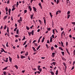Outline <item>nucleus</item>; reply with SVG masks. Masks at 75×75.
<instances>
[{
	"mask_svg": "<svg viewBox=\"0 0 75 75\" xmlns=\"http://www.w3.org/2000/svg\"><path fill=\"white\" fill-rule=\"evenodd\" d=\"M9 2H10V1H9V0H8L7 1V4H9Z\"/></svg>",
	"mask_w": 75,
	"mask_h": 75,
	"instance_id": "obj_57",
	"label": "nucleus"
},
{
	"mask_svg": "<svg viewBox=\"0 0 75 75\" xmlns=\"http://www.w3.org/2000/svg\"><path fill=\"white\" fill-rule=\"evenodd\" d=\"M19 32V30H18V29L16 31V34H19V33H18Z\"/></svg>",
	"mask_w": 75,
	"mask_h": 75,
	"instance_id": "obj_9",
	"label": "nucleus"
},
{
	"mask_svg": "<svg viewBox=\"0 0 75 75\" xmlns=\"http://www.w3.org/2000/svg\"><path fill=\"white\" fill-rule=\"evenodd\" d=\"M59 48L62 51H63V49H62L61 47H59Z\"/></svg>",
	"mask_w": 75,
	"mask_h": 75,
	"instance_id": "obj_42",
	"label": "nucleus"
},
{
	"mask_svg": "<svg viewBox=\"0 0 75 75\" xmlns=\"http://www.w3.org/2000/svg\"><path fill=\"white\" fill-rule=\"evenodd\" d=\"M9 60L10 61V62H11V61H12V58L10 57H9Z\"/></svg>",
	"mask_w": 75,
	"mask_h": 75,
	"instance_id": "obj_11",
	"label": "nucleus"
},
{
	"mask_svg": "<svg viewBox=\"0 0 75 75\" xmlns=\"http://www.w3.org/2000/svg\"><path fill=\"white\" fill-rule=\"evenodd\" d=\"M52 64L54 65H56V62H53L52 63Z\"/></svg>",
	"mask_w": 75,
	"mask_h": 75,
	"instance_id": "obj_25",
	"label": "nucleus"
},
{
	"mask_svg": "<svg viewBox=\"0 0 75 75\" xmlns=\"http://www.w3.org/2000/svg\"><path fill=\"white\" fill-rule=\"evenodd\" d=\"M6 47H8V42H7L6 43Z\"/></svg>",
	"mask_w": 75,
	"mask_h": 75,
	"instance_id": "obj_46",
	"label": "nucleus"
},
{
	"mask_svg": "<svg viewBox=\"0 0 75 75\" xmlns=\"http://www.w3.org/2000/svg\"><path fill=\"white\" fill-rule=\"evenodd\" d=\"M28 59H29V60H30V56H28Z\"/></svg>",
	"mask_w": 75,
	"mask_h": 75,
	"instance_id": "obj_58",
	"label": "nucleus"
},
{
	"mask_svg": "<svg viewBox=\"0 0 75 75\" xmlns=\"http://www.w3.org/2000/svg\"><path fill=\"white\" fill-rule=\"evenodd\" d=\"M8 15H10V12H11V9L9 8L8 9Z\"/></svg>",
	"mask_w": 75,
	"mask_h": 75,
	"instance_id": "obj_6",
	"label": "nucleus"
},
{
	"mask_svg": "<svg viewBox=\"0 0 75 75\" xmlns=\"http://www.w3.org/2000/svg\"><path fill=\"white\" fill-rule=\"evenodd\" d=\"M27 12V11L26 10H24V13H26Z\"/></svg>",
	"mask_w": 75,
	"mask_h": 75,
	"instance_id": "obj_34",
	"label": "nucleus"
},
{
	"mask_svg": "<svg viewBox=\"0 0 75 75\" xmlns=\"http://www.w3.org/2000/svg\"><path fill=\"white\" fill-rule=\"evenodd\" d=\"M33 11H37V9L35 8L34 6H33Z\"/></svg>",
	"mask_w": 75,
	"mask_h": 75,
	"instance_id": "obj_10",
	"label": "nucleus"
},
{
	"mask_svg": "<svg viewBox=\"0 0 75 75\" xmlns=\"http://www.w3.org/2000/svg\"><path fill=\"white\" fill-rule=\"evenodd\" d=\"M26 44V41L24 42V43L23 44V45H25Z\"/></svg>",
	"mask_w": 75,
	"mask_h": 75,
	"instance_id": "obj_59",
	"label": "nucleus"
},
{
	"mask_svg": "<svg viewBox=\"0 0 75 75\" xmlns=\"http://www.w3.org/2000/svg\"><path fill=\"white\" fill-rule=\"evenodd\" d=\"M52 61L53 62V61H55V59H52Z\"/></svg>",
	"mask_w": 75,
	"mask_h": 75,
	"instance_id": "obj_52",
	"label": "nucleus"
},
{
	"mask_svg": "<svg viewBox=\"0 0 75 75\" xmlns=\"http://www.w3.org/2000/svg\"><path fill=\"white\" fill-rule=\"evenodd\" d=\"M14 67H15L17 69H18V66L17 65H16L14 66Z\"/></svg>",
	"mask_w": 75,
	"mask_h": 75,
	"instance_id": "obj_28",
	"label": "nucleus"
},
{
	"mask_svg": "<svg viewBox=\"0 0 75 75\" xmlns=\"http://www.w3.org/2000/svg\"><path fill=\"white\" fill-rule=\"evenodd\" d=\"M26 27L27 30H29L30 29V28H29V27L27 26H26Z\"/></svg>",
	"mask_w": 75,
	"mask_h": 75,
	"instance_id": "obj_26",
	"label": "nucleus"
},
{
	"mask_svg": "<svg viewBox=\"0 0 75 75\" xmlns=\"http://www.w3.org/2000/svg\"><path fill=\"white\" fill-rule=\"evenodd\" d=\"M40 29H38V32H40Z\"/></svg>",
	"mask_w": 75,
	"mask_h": 75,
	"instance_id": "obj_61",
	"label": "nucleus"
},
{
	"mask_svg": "<svg viewBox=\"0 0 75 75\" xmlns=\"http://www.w3.org/2000/svg\"><path fill=\"white\" fill-rule=\"evenodd\" d=\"M72 24H74V25H75V22H72Z\"/></svg>",
	"mask_w": 75,
	"mask_h": 75,
	"instance_id": "obj_64",
	"label": "nucleus"
},
{
	"mask_svg": "<svg viewBox=\"0 0 75 75\" xmlns=\"http://www.w3.org/2000/svg\"><path fill=\"white\" fill-rule=\"evenodd\" d=\"M7 16H5L4 17V20H6V18H7Z\"/></svg>",
	"mask_w": 75,
	"mask_h": 75,
	"instance_id": "obj_33",
	"label": "nucleus"
},
{
	"mask_svg": "<svg viewBox=\"0 0 75 75\" xmlns=\"http://www.w3.org/2000/svg\"><path fill=\"white\" fill-rule=\"evenodd\" d=\"M33 15H31L30 16V18L31 19V20H32V19H33Z\"/></svg>",
	"mask_w": 75,
	"mask_h": 75,
	"instance_id": "obj_38",
	"label": "nucleus"
},
{
	"mask_svg": "<svg viewBox=\"0 0 75 75\" xmlns=\"http://www.w3.org/2000/svg\"><path fill=\"white\" fill-rule=\"evenodd\" d=\"M61 45H62V47H64V45H63L64 43H63V42H62V41H61Z\"/></svg>",
	"mask_w": 75,
	"mask_h": 75,
	"instance_id": "obj_17",
	"label": "nucleus"
},
{
	"mask_svg": "<svg viewBox=\"0 0 75 75\" xmlns=\"http://www.w3.org/2000/svg\"><path fill=\"white\" fill-rule=\"evenodd\" d=\"M52 31L53 34H55V33H54V32H55V30L54 29L52 30Z\"/></svg>",
	"mask_w": 75,
	"mask_h": 75,
	"instance_id": "obj_44",
	"label": "nucleus"
},
{
	"mask_svg": "<svg viewBox=\"0 0 75 75\" xmlns=\"http://www.w3.org/2000/svg\"><path fill=\"white\" fill-rule=\"evenodd\" d=\"M61 53L62 54V55H63V56H64V52H62Z\"/></svg>",
	"mask_w": 75,
	"mask_h": 75,
	"instance_id": "obj_36",
	"label": "nucleus"
},
{
	"mask_svg": "<svg viewBox=\"0 0 75 75\" xmlns=\"http://www.w3.org/2000/svg\"><path fill=\"white\" fill-rule=\"evenodd\" d=\"M25 36H24L22 40H25Z\"/></svg>",
	"mask_w": 75,
	"mask_h": 75,
	"instance_id": "obj_47",
	"label": "nucleus"
},
{
	"mask_svg": "<svg viewBox=\"0 0 75 75\" xmlns=\"http://www.w3.org/2000/svg\"><path fill=\"white\" fill-rule=\"evenodd\" d=\"M47 43H48V44H50V41H49V40H47Z\"/></svg>",
	"mask_w": 75,
	"mask_h": 75,
	"instance_id": "obj_51",
	"label": "nucleus"
},
{
	"mask_svg": "<svg viewBox=\"0 0 75 75\" xmlns=\"http://www.w3.org/2000/svg\"><path fill=\"white\" fill-rule=\"evenodd\" d=\"M63 65L64 66V67H65V70H66V69H67V64H65V63L64 62Z\"/></svg>",
	"mask_w": 75,
	"mask_h": 75,
	"instance_id": "obj_2",
	"label": "nucleus"
},
{
	"mask_svg": "<svg viewBox=\"0 0 75 75\" xmlns=\"http://www.w3.org/2000/svg\"><path fill=\"white\" fill-rule=\"evenodd\" d=\"M28 52H27L26 53H25V56L27 57V56H28Z\"/></svg>",
	"mask_w": 75,
	"mask_h": 75,
	"instance_id": "obj_12",
	"label": "nucleus"
},
{
	"mask_svg": "<svg viewBox=\"0 0 75 75\" xmlns=\"http://www.w3.org/2000/svg\"><path fill=\"white\" fill-rule=\"evenodd\" d=\"M9 28H8V27H7V33H8V34H9Z\"/></svg>",
	"mask_w": 75,
	"mask_h": 75,
	"instance_id": "obj_18",
	"label": "nucleus"
},
{
	"mask_svg": "<svg viewBox=\"0 0 75 75\" xmlns=\"http://www.w3.org/2000/svg\"><path fill=\"white\" fill-rule=\"evenodd\" d=\"M60 29L61 30V31H62L63 30H64V28H60Z\"/></svg>",
	"mask_w": 75,
	"mask_h": 75,
	"instance_id": "obj_45",
	"label": "nucleus"
},
{
	"mask_svg": "<svg viewBox=\"0 0 75 75\" xmlns=\"http://www.w3.org/2000/svg\"><path fill=\"white\" fill-rule=\"evenodd\" d=\"M38 70H39V71L40 72H41L42 71V68H40L39 69H38Z\"/></svg>",
	"mask_w": 75,
	"mask_h": 75,
	"instance_id": "obj_23",
	"label": "nucleus"
},
{
	"mask_svg": "<svg viewBox=\"0 0 75 75\" xmlns=\"http://www.w3.org/2000/svg\"><path fill=\"white\" fill-rule=\"evenodd\" d=\"M59 3V0H57V4H58Z\"/></svg>",
	"mask_w": 75,
	"mask_h": 75,
	"instance_id": "obj_30",
	"label": "nucleus"
},
{
	"mask_svg": "<svg viewBox=\"0 0 75 75\" xmlns=\"http://www.w3.org/2000/svg\"><path fill=\"white\" fill-rule=\"evenodd\" d=\"M3 73H4V75H7V73H6V71H4Z\"/></svg>",
	"mask_w": 75,
	"mask_h": 75,
	"instance_id": "obj_32",
	"label": "nucleus"
},
{
	"mask_svg": "<svg viewBox=\"0 0 75 75\" xmlns=\"http://www.w3.org/2000/svg\"><path fill=\"white\" fill-rule=\"evenodd\" d=\"M1 50H2V51H4V52H5V53H7V52H6V51H5V50H4V49L3 48H1Z\"/></svg>",
	"mask_w": 75,
	"mask_h": 75,
	"instance_id": "obj_13",
	"label": "nucleus"
},
{
	"mask_svg": "<svg viewBox=\"0 0 75 75\" xmlns=\"http://www.w3.org/2000/svg\"><path fill=\"white\" fill-rule=\"evenodd\" d=\"M21 59H23V58H25V57L23 55H21Z\"/></svg>",
	"mask_w": 75,
	"mask_h": 75,
	"instance_id": "obj_4",
	"label": "nucleus"
},
{
	"mask_svg": "<svg viewBox=\"0 0 75 75\" xmlns=\"http://www.w3.org/2000/svg\"><path fill=\"white\" fill-rule=\"evenodd\" d=\"M67 14H70V12L69 11L67 12Z\"/></svg>",
	"mask_w": 75,
	"mask_h": 75,
	"instance_id": "obj_50",
	"label": "nucleus"
},
{
	"mask_svg": "<svg viewBox=\"0 0 75 75\" xmlns=\"http://www.w3.org/2000/svg\"><path fill=\"white\" fill-rule=\"evenodd\" d=\"M65 32H64V31H63L61 33V37H62V36H63V34Z\"/></svg>",
	"mask_w": 75,
	"mask_h": 75,
	"instance_id": "obj_5",
	"label": "nucleus"
},
{
	"mask_svg": "<svg viewBox=\"0 0 75 75\" xmlns=\"http://www.w3.org/2000/svg\"><path fill=\"white\" fill-rule=\"evenodd\" d=\"M58 14V11H57L56 12V15H57Z\"/></svg>",
	"mask_w": 75,
	"mask_h": 75,
	"instance_id": "obj_62",
	"label": "nucleus"
},
{
	"mask_svg": "<svg viewBox=\"0 0 75 75\" xmlns=\"http://www.w3.org/2000/svg\"><path fill=\"white\" fill-rule=\"evenodd\" d=\"M29 9L30 11H31L32 10V8H31V6H29Z\"/></svg>",
	"mask_w": 75,
	"mask_h": 75,
	"instance_id": "obj_14",
	"label": "nucleus"
},
{
	"mask_svg": "<svg viewBox=\"0 0 75 75\" xmlns=\"http://www.w3.org/2000/svg\"><path fill=\"white\" fill-rule=\"evenodd\" d=\"M44 23H45V25H46V20L44 19Z\"/></svg>",
	"mask_w": 75,
	"mask_h": 75,
	"instance_id": "obj_24",
	"label": "nucleus"
},
{
	"mask_svg": "<svg viewBox=\"0 0 75 75\" xmlns=\"http://www.w3.org/2000/svg\"><path fill=\"white\" fill-rule=\"evenodd\" d=\"M54 47H51V50H54Z\"/></svg>",
	"mask_w": 75,
	"mask_h": 75,
	"instance_id": "obj_60",
	"label": "nucleus"
},
{
	"mask_svg": "<svg viewBox=\"0 0 75 75\" xmlns=\"http://www.w3.org/2000/svg\"><path fill=\"white\" fill-rule=\"evenodd\" d=\"M62 60H64L65 61H66V59L64 58V57H62Z\"/></svg>",
	"mask_w": 75,
	"mask_h": 75,
	"instance_id": "obj_31",
	"label": "nucleus"
},
{
	"mask_svg": "<svg viewBox=\"0 0 75 75\" xmlns=\"http://www.w3.org/2000/svg\"><path fill=\"white\" fill-rule=\"evenodd\" d=\"M32 48H33L34 52H35L37 51V50H35V48H34V47H33Z\"/></svg>",
	"mask_w": 75,
	"mask_h": 75,
	"instance_id": "obj_15",
	"label": "nucleus"
},
{
	"mask_svg": "<svg viewBox=\"0 0 75 75\" xmlns=\"http://www.w3.org/2000/svg\"><path fill=\"white\" fill-rule=\"evenodd\" d=\"M36 40H34L33 41V42H32L33 44V43H34V42H36Z\"/></svg>",
	"mask_w": 75,
	"mask_h": 75,
	"instance_id": "obj_49",
	"label": "nucleus"
},
{
	"mask_svg": "<svg viewBox=\"0 0 75 75\" xmlns=\"http://www.w3.org/2000/svg\"><path fill=\"white\" fill-rule=\"evenodd\" d=\"M40 68H41V66H38V69H40Z\"/></svg>",
	"mask_w": 75,
	"mask_h": 75,
	"instance_id": "obj_29",
	"label": "nucleus"
},
{
	"mask_svg": "<svg viewBox=\"0 0 75 75\" xmlns=\"http://www.w3.org/2000/svg\"><path fill=\"white\" fill-rule=\"evenodd\" d=\"M34 30L32 31V32H30V34H32V35H34Z\"/></svg>",
	"mask_w": 75,
	"mask_h": 75,
	"instance_id": "obj_7",
	"label": "nucleus"
},
{
	"mask_svg": "<svg viewBox=\"0 0 75 75\" xmlns=\"http://www.w3.org/2000/svg\"><path fill=\"white\" fill-rule=\"evenodd\" d=\"M58 70H57L56 72V75H58Z\"/></svg>",
	"mask_w": 75,
	"mask_h": 75,
	"instance_id": "obj_37",
	"label": "nucleus"
},
{
	"mask_svg": "<svg viewBox=\"0 0 75 75\" xmlns=\"http://www.w3.org/2000/svg\"><path fill=\"white\" fill-rule=\"evenodd\" d=\"M66 46L68 45V42H66Z\"/></svg>",
	"mask_w": 75,
	"mask_h": 75,
	"instance_id": "obj_48",
	"label": "nucleus"
},
{
	"mask_svg": "<svg viewBox=\"0 0 75 75\" xmlns=\"http://www.w3.org/2000/svg\"><path fill=\"white\" fill-rule=\"evenodd\" d=\"M52 37L53 38H54V35L53 34L52 35Z\"/></svg>",
	"mask_w": 75,
	"mask_h": 75,
	"instance_id": "obj_53",
	"label": "nucleus"
},
{
	"mask_svg": "<svg viewBox=\"0 0 75 75\" xmlns=\"http://www.w3.org/2000/svg\"><path fill=\"white\" fill-rule=\"evenodd\" d=\"M74 55H75V50L74 51Z\"/></svg>",
	"mask_w": 75,
	"mask_h": 75,
	"instance_id": "obj_63",
	"label": "nucleus"
},
{
	"mask_svg": "<svg viewBox=\"0 0 75 75\" xmlns=\"http://www.w3.org/2000/svg\"><path fill=\"white\" fill-rule=\"evenodd\" d=\"M47 30L48 31H50V30H51V28H47Z\"/></svg>",
	"mask_w": 75,
	"mask_h": 75,
	"instance_id": "obj_40",
	"label": "nucleus"
},
{
	"mask_svg": "<svg viewBox=\"0 0 75 75\" xmlns=\"http://www.w3.org/2000/svg\"><path fill=\"white\" fill-rule=\"evenodd\" d=\"M34 45L35 47H38V45H37V44L36 43H34Z\"/></svg>",
	"mask_w": 75,
	"mask_h": 75,
	"instance_id": "obj_22",
	"label": "nucleus"
},
{
	"mask_svg": "<svg viewBox=\"0 0 75 75\" xmlns=\"http://www.w3.org/2000/svg\"><path fill=\"white\" fill-rule=\"evenodd\" d=\"M66 50L67 53H68V54H69V55H70V53H69V52L68 51V49H66Z\"/></svg>",
	"mask_w": 75,
	"mask_h": 75,
	"instance_id": "obj_19",
	"label": "nucleus"
},
{
	"mask_svg": "<svg viewBox=\"0 0 75 75\" xmlns=\"http://www.w3.org/2000/svg\"><path fill=\"white\" fill-rule=\"evenodd\" d=\"M22 21V18H21V17H20V18L19 20H18V22L19 23H20V24H21V22Z\"/></svg>",
	"mask_w": 75,
	"mask_h": 75,
	"instance_id": "obj_1",
	"label": "nucleus"
},
{
	"mask_svg": "<svg viewBox=\"0 0 75 75\" xmlns=\"http://www.w3.org/2000/svg\"><path fill=\"white\" fill-rule=\"evenodd\" d=\"M28 34H29V35H30H30H31V33L29 32H28Z\"/></svg>",
	"mask_w": 75,
	"mask_h": 75,
	"instance_id": "obj_55",
	"label": "nucleus"
},
{
	"mask_svg": "<svg viewBox=\"0 0 75 75\" xmlns=\"http://www.w3.org/2000/svg\"><path fill=\"white\" fill-rule=\"evenodd\" d=\"M8 68V66L6 67H5L4 68V69H2V71H4V70H6Z\"/></svg>",
	"mask_w": 75,
	"mask_h": 75,
	"instance_id": "obj_8",
	"label": "nucleus"
},
{
	"mask_svg": "<svg viewBox=\"0 0 75 75\" xmlns=\"http://www.w3.org/2000/svg\"><path fill=\"white\" fill-rule=\"evenodd\" d=\"M55 53L53 52L52 53V57H55Z\"/></svg>",
	"mask_w": 75,
	"mask_h": 75,
	"instance_id": "obj_3",
	"label": "nucleus"
},
{
	"mask_svg": "<svg viewBox=\"0 0 75 75\" xmlns=\"http://www.w3.org/2000/svg\"><path fill=\"white\" fill-rule=\"evenodd\" d=\"M5 9L6 12H7V11H8V8H7V7H6L5 8Z\"/></svg>",
	"mask_w": 75,
	"mask_h": 75,
	"instance_id": "obj_20",
	"label": "nucleus"
},
{
	"mask_svg": "<svg viewBox=\"0 0 75 75\" xmlns=\"http://www.w3.org/2000/svg\"><path fill=\"white\" fill-rule=\"evenodd\" d=\"M15 27H16L17 26V23H16L15 25Z\"/></svg>",
	"mask_w": 75,
	"mask_h": 75,
	"instance_id": "obj_56",
	"label": "nucleus"
},
{
	"mask_svg": "<svg viewBox=\"0 0 75 75\" xmlns=\"http://www.w3.org/2000/svg\"><path fill=\"white\" fill-rule=\"evenodd\" d=\"M38 21L40 23V24H41V23H42V21H41L40 20H39Z\"/></svg>",
	"mask_w": 75,
	"mask_h": 75,
	"instance_id": "obj_35",
	"label": "nucleus"
},
{
	"mask_svg": "<svg viewBox=\"0 0 75 75\" xmlns=\"http://www.w3.org/2000/svg\"><path fill=\"white\" fill-rule=\"evenodd\" d=\"M15 9H16V8H13L12 9V11H14V10H15Z\"/></svg>",
	"mask_w": 75,
	"mask_h": 75,
	"instance_id": "obj_41",
	"label": "nucleus"
},
{
	"mask_svg": "<svg viewBox=\"0 0 75 75\" xmlns=\"http://www.w3.org/2000/svg\"><path fill=\"white\" fill-rule=\"evenodd\" d=\"M15 37L16 38H18V37L19 36H18V35H15Z\"/></svg>",
	"mask_w": 75,
	"mask_h": 75,
	"instance_id": "obj_43",
	"label": "nucleus"
},
{
	"mask_svg": "<svg viewBox=\"0 0 75 75\" xmlns=\"http://www.w3.org/2000/svg\"><path fill=\"white\" fill-rule=\"evenodd\" d=\"M6 27H7V26H6V25L5 26V27L4 28V30H5V29H6Z\"/></svg>",
	"mask_w": 75,
	"mask_h": 75,
	"instance_id": "obj_54",
	"label": "nucleus"
},
{
	"mask_svg": "<svg viewBox=\"0 0 75 75\" xmlns=\"http://www.w3.org/2000/svg\"><path fill=\"white\" fill-rule=\"evenodd\" d=\"M70 15L69 14H68V15H67V19H68V18H69V17H70Z\"/></svg>",
	"mask_w": 75,
	"mask_h": 75,
	"instance_id": "obj_27",
	"label": "nucleus"
},
{
	"mask_svg": "<svg viewBox=\"0 0 75 75\" xmlns=\"http://www.w3.org/2000/svg\"><path fill=\"white\" fill-rule=\"evenodd\" d=\"M50 15L51 18H52V13L51 12H50Z\"/></svg>",
	"mask_w": 75,
	"mask_h": 75,
	"instance_id": "obj_16",
	"label": "nucleus"
},
{
	"mask_svg": "<svg viewBox=\"0 0 75 75\" xmlns=\"http://www.w3.org/2000/svg\"><path fill=\"white\" fill-rule=\"evenodd\" d=\"M50 72L52 75H54V73L53 71H50Z\"/></svg>",
	"mask_w": 75,
	"mask_h": 75,
	"instance_id": "obj_21",
	"label": "nucleus"
},
{
	"mask_svg": "<svg viewBox=\"0 0 75 75\" xmlns=\"http://www.w3.org/2000/svg\"><path fill=\"white\" fill-rule=\"evenodd\" d=\"M17 27L16 28L14 29V31H16V30H17Z\"/></svg>",
	"mask_w": 75,
	"mask_h": 75,
	"instance_id": "obj_39",
	"label": "nucleus"
}]
</instances>
